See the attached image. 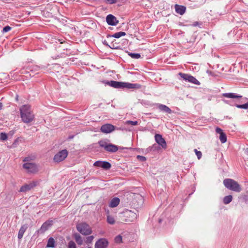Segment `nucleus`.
I'll return each mask as SVG.
<instances>
[{"label": "nucleus", "mask_w": 248, "mask_h": 248, "mask_svg": "<svg viewBox=\"0 0 248 248\" xmlns=\"http://www.w3.org/2000/svg\"><path fill=\"white\" fill-rule=\"evenodd\" d=\"M2 107H3L2 104L0 102V110L2 109Z\"/></svg>", "instance_id": "41"}, {"label": "nucleus", "mask_w": 248, "mask_h": 248, "mask_svg": "<svg viewBox=\"0 0 248 248\" xmlns=\"http://www.w3.org/2000/svg\"><path fill=\"white\" fill-rule=\"evenodd\" d=\"M216 132L220 135L219 139L220 142L222 143H225L227 141V137L226 134L223 132V130L219 127H217L216 129Z\"/></svg>", "instance_id": "15"}, {"label": "nucleus", "mask_w": 248, "mask_h": 248, "mask_svg": "<svg viewBox=\"0 0 248 248\" xmlns=\"http://www.w3.org/2000/svg\"><path fill=\"white\" fill-rule=\"evenodd\" d=\"M232 197L231 195H228L225 196L223 198V203L225 204H229L230 202H231L232 201Z\"/></svg>", "instance_id": "28"}, {"label": "nucleus", "mask_w": 248, "mask_h": 248, "mask_svg": "<svg viewBox=\"0 0 248 248\" xmlns=\"http://www.w3.org/2000/svg\"><path fill=\"white\" fill-rule=\"evenodd\" d=\"M108 84L115 88H121L123 86V82L115 81L108 82Z\"/></svg>", "instance_id": "20"}, {"label": "nucleus", "mask_w": 248, "mask_h": 248, "mask_svg": "<svg viewBox=\"0 0 248 248\" xmlns=\"http://www.w3.org/2000/svg\"><path fill=\"white\" fill-rule=\"evenodd\" d=\"M55 241L54 238L50 237L48 239L46 247L47 248H54L55 247Z\"/></svg>", "instance_id": "27"}, {"label": "nucleus", "mask_w": 248, "mask_h": 248, "mask_svg": "<svg viewBox=\"0 0 248 248\" xmlns=\"http://www.w3.org/2000/svg\"><path fill=\"white\" fill-rule=\"evenodd\" d=\"M27 228L28 226L26 224L23 225L21 227L18 233V238L19 239H21L23 237V234L27 229Z\"/></svg>", "instance_id": "22"}, {"label": "nucleus", "mask_w": 248, "mask_h": 248, "mask_svg": "<svg viewBox=\"0 0 248 248\" xmlns=\"http://www.w3.org/2000/svg\"><path fill=\"white\" fill-rule=\"evenodd\" d=\"M179 75H180V77L186 81H188L191 83L198 85H200V82L197 79H196L194 77L189 75L182 73H179Z\"/></svg>", "instance_id": "8"}, {"label": "nucleus", "mask_w": 248, "mask_h": 248, "mask_svg": "<svg viewBox=\"0 0 248 248\" xmlns=\"http://www.w3.org/2000/svg\"><path fill=\"white\" fill-rule=\"evenodd\" d=\"M158 108L161 111L167 112L168 113H171V112L170 109L166 105H160L158 107Z\"/></svg>", "instance_id": "26"}, {"label": "nucleus", "mask_w": 248, "mask_h": 248, "mask_svg": "<svg viewBox=\"0 0 248 248\" xmlns=\"http://www.w3.org/2000/svg\"><path fill=\"white\" fill-rule=\"evenodd\" d=\"M120 203V199L118 198L115 197L111 199L110 201L109 206L111 208H114L117 206Z\"/></svg>", "instance_id": "21"}, {"label": "nucleus", "mask_w": 248, "mask_h": 248, "mask_svg": "<svg viewBox=\"0 0 248 248\" xmlns=\"http://www.w3.org/2000/svg\"><path fill=\"white\" fill-rule=\"evenodd\" d=\"M115 241L117 243L122 242V237L121 235H118L115 238Z\"/></svg>", "instance_id": "36"}, {"label": "nucleus", "mask_w": 248, "mask_h": 248, "mask_svg": "<svg viewBox=\"0 0 248 248\" xmlns=\"http://www.w3.org/2000/svg\"><path fill=\"white\" fill-rule=\"evenodd\" d=\"M107 221L108 224L111 225L114 224L116 222L114 217L109 213H108L107 216Z\"/></svg>", "instance_id": "25"}, {"label": "nucleus", "mask_w": 248, "mask_h": 248, "mask_svg": "<svg viewBox=\"0 0 248 248\" xmlns=\"http://www.w3.org/2000/svg\"><path fill=\"white\" fill-rule=\"evenodd\" d=\"M140 86L137 84H132L130 83L123 82L122 88L127 89L140 88Z\"/></svg>", "instance_id": "19"}, {"label": "nucleus", "mask_w": 248, "mask_h": 248, "mask_svg": "<svg viewBox=\"0 0 248 248\" xmlns=\"http://www.w3.org/2000/svg\"><path fill=\"white\" fill-rule=\"evenodd\" d=\"M36 185V183L32 182L29 184H26L21 187L20 192H27L30 190L31 188Z\"/></svg>", "instance_id": "16"}, {"label": "nucleus", "mask_w": 248, "mask_h": 248, "mask_svg": "<svg viewBox=\"0 0 248 248\" xmlns=\"http://www.w3.org/2000/svg\"><path fill=\"white\" fill-rule=\"evenodd\" d=\"M137 158L139 160H140V161H142V162L145 161L146 160V158L145 157L143 156H140V155H138Z\"/></svg>", "instance_id": "39"}, {"label": "nucleus", "mask_w": 248, "mask_h": 248, "mask_svg": "<svg viewBox=\"0 0 248 248\" xmlns=\"http://www.w3.org/2000/svg\"><path fill=\"white\" fill-rule=\"evenodd\" d=\"M68 248H77L75 243L73 241H70L68 243Z\"/></svg>", "instance_id": "34"}, {"label": "nucleus", "mask_w": 248, "mask_h": 248, "mask_svg": "<svg viewBox=\"0 0 248 248\" xmlns=\"http://www.w3.org/2000/svg\"><path fill=\"white\" fill-rule=\"evenodd\" d=\"M194 152L197 156L198 159H201L202 156V153L201 151H198L197 149H194Z\"/></svg>", "instance_id": "35"}, {"label": "nucleus", "mask_w": 248, "mask_h": 248, "mask_svg": "<svg viewBox=\"0 0 248 248\" xmlns=\"http://www.w3.org/2000/svg\"><path fill=\"white\" fill-rule=\"evenodd\" d=\"M77 230L82 235H89L92 233L91 227L87 223L82 222L76 226Z\"/></svg>", "instance_id": "5"}, {"label": "nucleus", "mask_w": 248, "mask_h": 248, "mask_svg": "<svg viewBox=\"0 0 248 248\" xmlns=\"http://www.w3.org/2000/svg\"><path fill=\"white\" fill-rule=\"evenodd\" d=\"M235 106L239 108L248 109V102L243 105H236Z\"/></svg>", "instance_id": "32"}, {"label": "nucleus", "mask_w": 248, "mask_h": 248, "mask_svg": "<svg viewBox=\"0 0 248 248\" xmlns=\"http://www.w3.org/2000/svg\"><path fill=\"white\" fill-rule=\"evenodd\" d=\"M93 239L94 236L93 235L88 236L85 239V243L87 244H91L92 243Z\"/></svg>", "instance_id": "31"}, {"label": "nucleus", "mask_w": 248, "mask_h": 248, "mask_svg": "<svg viewBox=\"0 0 248 248\" xmlns=\"http://www.w3.org/2000/svg\"><path fill=\"white\" fill-rule=\"evenodd\" d=\"M125 35V33L123 31H120L116 33H115L114 34L112 35V37L116 38H119L121 37V36H123Z\"/></svg>", "instance_id": "29"}, {"label": "nucleus", "mask_w": 248, "mask_h": 248, "mask_svg": "<svg viewBox=\"0 0 248 248\" xmlns=\"http://www.w3.org/2000/svg\"><path fill=\"white\" fill-rule=\"evenodd\" d=\"M155 141L162 147L163 149L167 148V144L165 140L162 138V136L160 134H155Z\"/></svg>", "instance_id": "13"}, {"label": "nucleus", "mask_w": 248, "mask_h": 248, "mask_svg": "<svg viewBox=\"0 0 248 248\" xmlns=\"http://www.w3.org/2000/svg\"><path fill=\"white\" fill-rule=\"evenodd\" d=\"M68 151L66 149L62 150L57 153L54 156V162L59 163L64 160L68 155Z\"/></svg>", "instance_id": "7"}, {"label": "nucleus", "mask_w": 248, "mask_h": 248, "mask_svg": "<svg viewBox=\"0 0 248 248\" xmlns=\"http://www.w3.org/2000/svg\"><path fill=\"white\" fill-rule=\"evenodd\" d=\"M223 184L227 188L236 192H240L242 190L240 185L232 179H224Z\"/></svg>", "instance_id": "4"}, {"label": "nucleus", "mask_w": 248, "mask_h": 248, "mask_svg": "<svg viewBox=\"0 0 248 248\" xmlns=\"http://www.w3.org/2000/svg\"><path fill=\"white\" fill-rule=\"evenodd\" d=\"M93 165L105 170H108L111 168V164L107 161H97L94 163Z\"/></svg>", "instance_id": "10"}, {"label": "nucleus", "mask_w": 248, "mask_h": 248, "mask_svg": "<svg viewBox=\"0 0 248 248\" xmlns=\"http://www.w3.org/2000/svg\"><path fill=\"white\" fill-rule=\"evenodd\" d=\"M128 55L133 59H138L140 58V55L139 53H129Z\"/></svg>", "instance_id": "30"}, {"label": "nucleus", "mask_w": 248, "mask_h": 248, "mask_svg": "<svg viewBox=\"0 0 248 248\" xmlns=\"http://www.w3.org/2000/svg\"><path fill=\"white\" fill-rule=\"evenodd\" d=\"M18 95H16V101H18Z\"/></svg>", "instance_id": "42"}, {"label": "nucleus", "mask_w": 248, "mask_h": 248, "mask_svg": "<svg viewBox=\"0 0 248 248\" xmlns=\"http://www.w3.org/2000/svg\"><path fill=\"white\" fill-rule=\"evenodd\" d=\"M179 75H180V77L186 81H188L191 83L198 85H200V82L197 79H196L194 77L189 75L182 73H179Z\"/></svg>", "instance_id": "9"}, {"label": "nucleus", "mask_w": 248, "mask_h": 248, "mask_svg": "<svg viewBox=\"0 0 248 248\" xmlns=\"http://www.w3.org/2000/svg\"><path fill=\"white\" fill-rule=\"evenodd\" d=\"M76 242L78 245H81L83 244V240L81 236L78 233H75L73 235Z\"/></svg>", "instance_id": "24"}, {"label": "nucleus", "mask_w": 248, "mask_h": 248, "mask_svg": "<svg viewBox=\"0 0 248 248\" xmlns=\"http://www.w3.org/2000/svg\"><path fill=\"white\" fill-rule=\"evenodd\" d=\"M222 96L226 98L236 99H238L242 97L241 95H237L236 93H224L222 94Z\"/></svg>", "instance_id": "18"}, {"label": "nucleus", "mask_w": 248, "mask_h": 248, "mask_svg": "<svg viewBox=\"0 0 248 248\" xmlns=\"http://www.w3.org/2000/svg\"><path fill=\"white\" fill-rule=\"evenodd\" d=\"M106 21L108 25L112 26L116 25L118 22L116 18L112 15H109L107 16Z\"/></svg>", "instance_id": "17"}, {"label": "nucleus", "mask_w": 248, "mask_h": 248, "mask_svg": "<svg viewBox=\"0 0 248 248\" xmlns=\"http://www.w3.org/2000/svg\"><path fill=\"white\" fill-rule=\"evenodd\" d=\"M125 124H131L132 125H136L138 124V122L137 121H127L125 122Z\"/></svg>", "instance_id": "37"}, {"label": "nucleus", "mask_w": 248, "mask_h": 248, "mask_svg": "<svg viewBox=\"0 0 248 248\" xmlns=\"http://www.w3.org/2000/svg\"><path fill=\"white\" fill-rule=\"evenodd\" d=\"M11 30V28L8 26H5V27H4V28L3 29V32H6L9 31Z\"/></svg>", "instance_id": "38"}, {"label": "nucleus", "mask_w": 248, "mask_h": 248, "mask_svg": "<svg viewBox=\"0 0 248 248\" xmlns=\"http://www.w3.org/2000/svg\"><path fill=\"white\" fill-rule=\"evenodd\" d=\"M98 143L101 147L104 148L108 152L114 153L118 150V148L116 145L112 144H108L103 140L100 141Z\"/></svg>", "instance_id": "6"}, {"label": "nucleus", "mask_w": 248, "mask_h": 248, "mask_svg": "<svg viewBox=\"0 0 248 248\" xmlns=\"http://www.w3.org/2000/svg\"><path fill=\"white\" fill-rule=\"evenodd\" d=\"M7 139V135L5 133H1L0 134V140H1L4 141L6 140Z\"/></svg>", "instance_id": "33"}, {"label": "nucleus", "mask_w": 248, "mask_h": 248, "mask_svg": "<svg viewBox=\"0 0 248 248\" xmlns=\"http://www.w3.org/2000/svg\"><path fill=\"white\" fill-rule=\"evenodd\" d=\"M108 241L105 238H100L97 240L94 245L95 248H106L108 246Z\"/></svg>", "instance_id": "12"}, {"label": "nucleus", "mask_w": 248, "mask_h": 248, "mask_svg": "<svg viewBox=\"0 0 248 248\" xmlns=\"http://www.w3.org/2000/svg\"><path fill=\"white\" fill-rule=\"evenodd\" d=\"M20 116L24 123L28 124L32 122L34 118V114L28 105L22 106L20 108Z\"/></svg>", "instance_id": "1"}, {"label": "nucleus", "mask_w": 248, "mask_h": 248, "mask_svg": "<svg viewBox=\"0 0 248 248\" xmlns=\"http://www.w3.org/2000/svg\"><path fill=\"white\" fill-rule=\"evenodd\" d=\"M91 248V247H89V248Z\"/></svg>", "instance_id": "43"}, {"label": "nucleus", "mask_w": 248, "mask_h": 248, "mask_svg": "<svg viewBox=\"0 0 248 248\" xmlns=\"http://www.w3.org/2000/svg\"><path fill=\"white\" fill-rule=\"evenodd\" d=\"M115 129L114 125L111 124H106L101 127V131L104 133H109L113 131Z\"/></svg>", "instance_id": "14"}, {"label": "nucleus", "mask_w": 248, "mask_h": 248, "mask_svg": "<svg viewBox=\"0 0 248 248\" xmlns=\"http://www.w3.org/2000/svg\"><path fill=\"white\" fill-rule=\"evenodd\" d=\"M107 3L109 4H113L116 2V0H105Z\"/></svg>", "instance_id": "40"}, {"label": "nucleus", "mask_w": 248, "mask_h": 248, "mask_svg": "<svg viewBox=\"0 0 248 248\" xmlns=\"http://www.w3.org/2000/svg\"><path fill=\"white\" fill-rule=\"evenodd\" d=\"M33 159L31 157L28 156L24 158L23 161L25 163L23 164V168L26 172L30 174H35L39 171V166L35 163L31 162Z\"/></svg>", "instance_id": "2"}, {"label": "nucleus", "mask_w": 248, "mask_h": 248, "mask_svg": "<svg viewBox=\"0 0 248 248\" xmlns=\"http://www.w3.org/2000/svg\"><path fill=\"white\" fill-rule=\"evenodd\" d=\"M53 225L52 220H47L44 222L40 229L38 231L39 233H43Z\"/></svg>", "instance_id": "11"}, {"label": "nucleus", "mask_w": 248, "mask_h": 248, "mask_svg": "<svg viewBox=\"0 0 248 248\" xmlns=\"http://www.w3.org/2000/svg\"><path fill=\"white\" fill-rule=\"evenodd\" d=\"M175 8L176 13L181 15H183L185 13L186 8L184 6L176 5Z\"/></svg>", "instance_id": "23"}, {"label": "nucleus", "mask_w": 248, "mask_h": 248, "mask_svg": "<svg viewBox=\"0 0 248 248\" xmlns=\"http://www.w3.org/2000/svg\"><path fill=\"white\" fill-rule=\"evenodd\" d=\"M137 217V213L129 210H125L119 215V218L122 221L132 222Z\"/></svg>", "instance_id": "3"}]
</instances>
